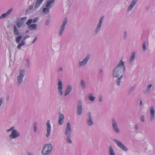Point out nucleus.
<instances>
[{
    "label": "nucleus",
    "mask_w": 155,
    "mask_h": 155,
    "mask_svg": "<svg viewBox=\"0 0 155 155\" xmlns=\"http://www.w3.org/2000/svg\"><path fill=\"white\" fill-rule=\"evenodd\" d=\"M87 97L88 99L91 101H95L96 97L94 96V94L92 93H89L88 94Z\"/></svg>",
    "instance_id": "obj_20"
},
{
    "label": "nucleus",
    "mask_w": 155,
    "mask_h": 155,
    "mask_svg": "<svg viewBox=\"0 0 155 155\" xmlns=\"http://www.w3.org/2000/svg\"><path fill=\"white\" fill-rule=\"evenodd\" d=\"M22 46L24 45L25 44V43L24 41H22L21 43H20Z\"/></svg>",
    "instance_id": "obj_41"
},
{
    "label": "nucleus",
    "mask_w": 155,
    "mask_h": 155,
    "mask_svg": "<svg viewBox=\"0 0 155 155\" xmlns=\"http://www.w3.org/2000/svg\"><path fill=\"white\" fill-rule=\"evenodd\" d=\"M48 8H45L43 9V12L45 13H47L49 12V10Z\"/></svg>",
    "instance_id": "obj_35"
},
{
    "label": "nucleus",
    "mask_w": 155,
    "mask_h": 155,
    "mask_svg": "<svg viewBox=\"0 0 155 155\" xmlns=\"http://www.w3.org/2000/svg\"><path fill=\"white\" fill-rule=\"evenodd\" d=\"M52 149V146L51 144H46L43 147L42 151V153L43 155H48L50 153Z\"/></svg>",
    "instance_id": "obj_2"
},
{
    "label": "nucleus",
    "mask_w": 155,
    "mask_h": 155,
    "mask_svg": "<svg viewBox=\"0 0 155 155\" xmlns=\"http://www.w3.org/2000/svg\"><path fill=\"white\" fill-rule=\"evenodd\" d=\"M100 72H101V73L102 72V70L101 69L100 70Z\"/></svg>",
    "instance_id": "obj_52"
},
{
    "label": "nucleus",
    "mask_w": 155,
    "mask_h": 155,
    "mask_svg": "<svg viewBox=\"0 0 155 155\" xmlns=\"http://www.w3.org/2000/svg\"><path fill=\"white\" fill-rule=\"evenodd\" d=\"M82 102L81 101H78V115H80L82 113Z\"/></svg>",
    "instance_id": "obj_16"
},
{
    "label": "nucleus",
    "mask_w": 155,
    "mask_h": 155,
    "mask_svg": "<svg viewBox=\"0 0 155 155\" xmlns=\"http://www.w3.org/2000/svg\"><path fill=\"white\" fill-rule=\"evenodd\" d=\"M37 39V37H36L35 38V39H34V40L33 41H32V43H34L35 41V40H36Z\"/></svg>",
    "instance_id": "obj_47"
},
{
    "label": "nucleus",
    "mask_w": 155,
    "mask_h": 155,
    "mask_svg": "<svg viewBox=\"0 0 155 155\" xmlns=\"http://www.w3.org/2000/svg\"><path fill=\"white\" fill-rule=\"evenodd\" d=\"M71 88L70 86H69L67 87L65 92V96H66L71 91Z\"/></svg>",
    "instance_id": "obj_26"
},
{
    "label": "nucleus",
    "mask_w": 155,
    "mask_h": 155,
    "mask_svg": "<svg viewBox=\"0 0 155 155\" xmlns=\"http://www.w3.org/2000/svg\"><path fill=\"white\" fill-rule=\"evenodd\" d=\"M87 117L86 119V122L87 125L89 126H92L94 124L92 120L91 114L88 112L87 114Z\"/></svg>",
    "instance_id": "obj_8"
},
{
    "label": "nucleus",
    "mask_w": 155,
    "mask_h": 155,
    "mask_svg": "<svg viewBox=\"0 0 155 155\" xmlns=\"http://www.w3.org/2000/svg\"><path fill=\"white\" fill-rule=\"evenodd\" d=\"M135 88V86H132V87H130L128 90V95L130 94L133 92V91L134 90Z\"/></svg>",
    "instance_id": "obj_28"
},
{
    "label": "nucleus",
    "mask_w": 155,
    "mask_h": 155,
    "mask_svg": "<svg viewBox=\"0 0 155 155\" xmlns=\"http://www.w3.org/2000/svg\"><path fill=\"white\" fill-rule=\"evenodd\" d=\"M12 11V8H11L8 10L5 13L3 14L1 16H0V18H4L9 15Z\"/></svg>",
    "instance_id": "obj_21"
},
{
    "label": "nucleus",
    "mask_w": 155,
    "mask_h": 155,
    "mask_svg": "<svg viewBox=\"0 0 155 155\" xmlns=\"http://www.w3.org/2000/svg\"><path fill=\"white\" fill-rule=\"evenodd\" d=\"M134 128L137 130H138V128L137 127V125H135V127H134Z\"/></svg>",
    "instance_id": "obj_46"
},
{
    "label": "nucleus",
    "mask_w": 155,
    "mask_h": 155,
    "mask_svg": "<svg viewBox=\"0 0 155 155\" xmlns=\"http://www.w3.org/2000/svg\"><path fill=\"white\" fill-rule=\"evenodd\" d=\"M60 71H61V70H62V68H60Z\"/></svg>",
    "instance_id": "obj_51"
},
{
    "label": "nucleus",
    "mask_w": 155,
    "mask_h": 155,
    "mask_svg": "<svg viewBox=\"0 0 155 155\" xmlns=\"http://www.w3.org/2000/svg\"><path fill=\"white\" fill-rule=\"evenodd\" d=\"M14 31L15 35H18L19 34V31L17 29L15 25H14Z\"/></svg>",
    "instance_id": "obj_29"
},
{
    "label": "nucleus",
    "mask_w": 155,
    "mask_h": 155,
    "mask_svg": "<svg viewBox=\"0 0 155 155\" xmlns=\"http://www.w3.org/2000/svg\"><path fill=\"white\" fill-rule=\"evenodd\" d=\"M2 99L1 98H0V107L1 106L2 104Z\"/></svg>",
    "instance_id": "obj_43"
},
{
    "label": "nucleus",
    "mask_w": 155,
    "mask_h": 155,
    "mask_svg": "<svg viewBox=\"0 0 155 155\" xmlns=\"http://www.w3.org/2000/svg\"><path fill=\"white\" fill-rule=\"evenodd\" d=\"M64 119V117L63 114H60L59 116V119L58 124L60 125H62L63 123V121Z\"/></svg>",
    "instance_id": "obj_23"
},
{
    "label": "nucleus",
    "mask_w": 155,
    "mask_h": 155,
    "mask_svg": "<svg viewBox=\"0 0 155 155\" xmlns=\"http://www.w3.org/2000/svg\"><path fill=\"white\" fill-rule=\"evenodd\" d=\"M50 121L48 120L47 123V133L46 136L48 137L50 135L51 130V126L50 124Z\"/></svg>",
    "instance_id": "obj_11"
},
{
    "label": "nucleus",
    "mask_w": 155,
    "mask_h": 155,
    "mask_svg": "<svg viewBox=\"0 0 155 155\" xmlns=\"http://www.w3.org/2000/svg\"><path fill=\"white\" fill-rule=\"evenodd\" d=\"M22 38V36H19L17 37L16 38V41L17 43H18Z\"/></svg>",
    "instance_id": "obj_32"
},
{
    "label": "nucleus",
    "mask_w": 155,
    "mask_h": 155,
    "mask_svg": "<svg viewBox=\"0 0 155 155\" xmlns=\"http://www.w3.org/2000/svg\"><path fill=\"white\" fill-rule=\"evenodd\" d=\"M26 61H27V62H28V60H26Z\"/></svg>",
    "instance_id": "obj_53"
},
{
    "label": "nucleus",
    "mask_w": 155,
    "mask_h": 155,
    "mask_svg": "<svg viewBox=\"0 0 155 155\" xmlns=\"http://www.w3.org/2000/svg\"><path fill=\"white\" fill-rule=\"evenodd\" d=\"M43 0H37L35 4V8H38L41 4Z\"/></svg>",
    "instance_id": "obj_27"
},
{
    "label": "nucleus",
    "mask_w": 155,
    "mask_h": 155,
    "mask_svg": "<svg viewBox=\"0 0 155 155\" xmlns=\"http://www.w3.org/2000/svg\"><path fill=\"white\" fill-rule=\"evenodd\" d=\"M155 117V111L153 107H152L150 108V120L153 121Z\"/></svg>",
    "instance_id": "obj_17"
},
{
    "label": "nucleus",
    "mask_w": 155,
    "mask_h": 155,
    "mask_svg": "<svg viewBox=\"0 0 155 155\" xmlns=\"http://www.w3.org/2000/svg\"><path fill=\"white\" fill-rule=\"evenodd\" d=\"M11 130V129H8L7 130V131L8 132H9V131H10V130Z\"/></svg>",
    "instance_id": "obj_48"
},
{
    "label": "nucleus",
    "mask_w": 155,
    "mask_h": 155,
    "mask_svg": "<svg viewBox=\"0 0 155 155\" xmlns=\"http://www.w3.org/2000/svg\"><path fill=\"white\" fill-rule=\"evenodd\" d=\"M58 90L60 94V95H62L63 93L62 91V82L59 79L58 80Z\"/></svg>",
    "instance_id": "obj_18"
},
{
    "label": "nucleus",
    "mask_w": 155,
    "mask_h": 155,
    "mask_svg": "<svg viewBox=\"0 0 155 155\" xmlns=\"http://www.w3.org/2000/svg\"><path fill=\"white\" fill-rule=\"evenodd\" d=\"M29 28L31 29H35L37 28V25L35 24H32L30 26Z\"/></svg>",
    "instance_id": "obj_30"
},
{
    "label": "nucleus",
    "mask_w": 155,
    "mask_h": 155,
    "mask_svg": "<svg viewBox=\"0 0 155 155\" xmlns=\"http://www.w3.org/2000/svg\"><path fill=\"white\" fill-rule=\"evenodd\" d=\"M28 155H33L32 153H28Z\"/></svg>",
    "instance_id": "obj_49"
},
{
    "label": "nucleus",
    "mask_w": 155,
    "mask_h": 155,
    "mask_svg": "<svg viewBox=\"0 0 155 155\" xmlns=\"http://www.w3.org/2000/svg\"><path fill=\"white\" fill-rule=\"evenodd\" d=\"M71 132V125L69 122L67 123V127L66 128L65 131V134L66 136H68V137L66 139V141L68 143H71L72 141L71 140L70 137V134Z\"/></svg>",
    "instance_id": "obj_3"
},
{
    "label": "nucleus",
    "mask_w": 155,
    "mask_h": 155,
    "mask_svg": "<svg viewBox=\"0 0 155 155\" xmlns=\"http://www.w3.org/2000/svg\"><path fill=\"white\" fill-rule=\"evenodd\" d=\"M112 127L116 133H120V130L118 127V124L116 119L114 118L112 119Z\"/></svg>",
    "instance_id": "obj_5"
},
{
    "label": "nucleus",
    "mask_w": 155,
    "mask_h": 155,
    "mask_svg": "<svg viewBox=\"0 0 155 155\" xmlns=\"http://www.w3.org/2000/svg\"><path fill=\"white\" fill-rule=\"evenodd\" d=\"M91 57V55L90 54H87L86 57L83 59L82 61L79 62V67H81L85 66Z\"/></svg>",
    "instance_id": "obj_4"
},
{
    "label": "nucleus",
    "mask_w": 155,
    "mask_h": 155,
    "mask_svg": "<svg viewBox=\"0 0 155 155\" xmlns=\"http://www.w3.org/2000/svg\"><path fill=\"white\" fill-rule=\"evenodd\" d=\"M114 141L120 149L126 151L128 150V148L121 142L115 139H114Z\"/></svg>",
    "instance_id": "obj_7"
},
{
    "label": "nucleus",
    "mask_w": 155,
    "mask_h": 155,
    "mask_svg": "<svg viewBox=\"0 0 155 155\" xmlns=\"http://www.w3.org/2000/svg\"><path fill=\"white\" fill-rule=\"evenodd\" d=\"M146 42L145 41H144L143 43V50L145 51L146 50Z\"/></svg>",
    "instance_id": "obj_34"
},
{
    "label": "nucleus",
    "mask_w": 155,
    "mask_h": 155,
    "mask_svg": "<svg viewBox=\"0 0 155 155\" xmlns=\"http://www.w3.org/2000/svg\"><path fill=\"white\" fill-rule=\"evenodd\" d=\"M20 134L15 130H13L12 131V134L10 136L11 138H14L18 137Z\"/></svg>",
    "instance_id": "obj_13"
},
{
    "label": "nucleus",
    "mask_w": 155,
    "mask_h": 155,
    "mask_svg": "<svg viewBox=\"0 0 155 155\" xmlns=\"http://www.w3.org/2000/svg\"><path fill=\"white\" fill-rule=\"evenodd\" d=\"M125 70L124 62L120 60L113 71V77L114 78L118 77L124 72Z\"/></svg>",
    "instance_id": "obj_1"
},
{
    "label": "nucleus",
    "mask_w": 155,
    "mask_h": 155,
    "mask_svg": "<svg viewBox=\"0 0 155 155\" xmlns=\"http://www.w3.org/2000/svg\"><path fill=\"white\" fill-rule=\"evenodd\" d=\"M139 105L140 106H142V101L141 100L140 101V103H139Z\"/></svg>",
    "instance_id": "obj_45"
},
{
    "label": "nucleus",
    "mask_w": 155,
    "mask_h": 155,
    "mask_svg": "<svg viewBox=\"0 0 155 155\" xmlns=\"http://www.w3.org/2000/svg\"><path fill=\"white\" fill-rule=\"evenodd\" d=\"M109 155H115L113 148L111 146L109 147Z\"/></svg>",
    "instance_id": "obj_22"
},
{
    "label": "nucleus",
    "mask_w": 155,
    "mask_h": 155,
    "mask_svg": "<svg viewBox=\"0 0 155 155\" xmlns=\"http://www.w3.org/2000/svg\"><path fill=\"white\" fill-rule=\"evenodd\" d=\"M30 36L29 35H26L25 36L24 38V39H25L26 38L29 37Z\"/></svg>",
    "instance_id": "obj_44"
},
{
    "label": "nucleus",
    "mask_w": 155,
    "mask_h": 155,
    "mask_svg": "<svg viewBox=\"0 0 155 155\" xmlns=\"http://www.w3.org/2000/svg\"><path fill=\"white\" fill-rule=\"evenodd\" d=\"M123 74H123L120 77L118 78L116 80V83L117 84L118 86H120V81L123 78Z\"/></svg>",
    "instance_id": "obj_25"
},
{
    "label": "nucleus",
    "mask_w": 155,
    "mask_h": 155,
    "mask_svg": "<svg viewBox=\"0 0 155 155\" xmlns=\"http://www.w3.org/2000/svg\"><path fill=\"white\" fill-rule=\"evenodd\" d=\"M21 46H22V45L19 44L18 45L17 47H18V48L20 49V48H21Z\"/></svg>",
    "instance_id": "obj_42"
},
{
    "label": "nucleus",
    "mask_w": 155,
    "mask_h": 155,
    "mask_svg": "<svg viewBox=\"0 0 155 155\" xmlns=\"http://www.w3.org/2000/svg\"><path fill=\"white\" fill-rule=\"evenodd\" d=\"M30 8V6H29V8Z\"/></svg>",
    "instance_id": "obj_54"
},
{
    "label": "nucleus",
    "mask_w": 155,
    "mask_h": 155,
    "mask_svg": "<svg viewBox=\"0 0 155 155\" xmlns=\"http://www.w3.org/2000/svg\"><path fill=\"white\" fill-rule=\"evenodd\" d=\"M127 32L126 31H125L123 33V38L125 40L127 39Z\"/></svg>",
    "instance_id": "obj_33"
},
{
    "label": "nucleus",
    "mask_w": 155,
    "mask_h": 155,
    "mask_svg": "<svg viewBox=\"0 0 155 155\" xmlns=\"http://www.w3.org/2000/svg\"><path fill=\"white\" fill-rule=\"evenodd\" d=\"M152 85L151 84H150L148 85L146 89V91L147 92H150V90L151 89V87H152Z\"/></svg>",
    "instance_id": "obj_31"
},
{
    "label": "nucleus",
    "mask_w": 155,
    "mask_h": 155,
    "mask_svg": "<svg viewBox=\"0 0 155 155\" xmlns=\"http://www.w3.org/2000/svg\"><path fill=\"white\" fill-rule=\"evenodd\" d=\"M38 17H36L34 18V19L33 20V22H35L36 21H38Z\"/></svg>",
    "instance_id": "obj_40"
},
{
    "label": "nucleus",
    "mask_w": 155,
    "mask_h": 155,
    "mask_svg": "<svg viewBox=\"0 0 155 155\" xmlns=\"http://www.w3.org/2000/svg\"><path fill=\"white\" fill-rule=\"evenodd\" d=\"M140 119L142 122H144L145 121V117L144 115H142L140 116Z\"/></svg>",
    "instance_id": "obj_37"
},
{
    "label": "nucleus",
    "mask_w": 155,
    "mask_h": 155,
    "mask_svg": "<svg viewBox=\"0 0 155 155\" xmlns=\"http://www.w3.org/2000/svg\"><path fill=\"white\" fill-rule=\"evenodd\" d=\"M99 102H101L103 101V96L102 95H100L98 97Z\"/></svg>",
    "instance_id": "obj_36"
},
{
    "label": "nucleus",
    "mask_w": 155,
    "mask_h": 155,
    "mask_svg": "<svg viewBox=\"0 0 155 155\" xmlns=\"http://www.w3.org/2000/svg\"><path fill=\"white\" fill-rule=\"evenodd\" d=\"M36 125H37V124L36 123H35V125H34V130L35 132L37 130V127Z\"/></svg>",
    "instance_id": "obj_39"
},
{
    "label": "nucleus",
    "mask_w": 155,
    "mask_h": 155,
    "mask_svg": "<svg viewBox=\"0 0 155 155\" xmlns=\"http://www.w3.org/2000/svg\"><path fill=\"white\" fill-rule=\"evenodd\" d=\"M67 21L68 20L67 18H65L64 20L63 23L61 25V26L60 29V30L59 33V35H61L63 33V31L64 29L65 26L66 25L67 22Z\"/></svg>",
    "instance_id": "obj_14"
},
{
    "label": "nucleus",
    "mask_w": 155,
    "mask_h": 155,
    "mask_svg": "<svg viewBox=\"0 0 155 155\" xmlns=\"http://www.w3.org/2000/svg\"><path fill=\"white\" fill-rule=\"evenodd\" d=\"M27 17H25L18 18L17 20V26L18 27H20L23 23L26 21Z\"/></svg>",
    "instance_id": "obj_9"
},
{
    "label": "nucleus",
    "mask_w": 155,
    "mask_h": 155,
    "mask_svg": "<svg viewBox=\"0 0 155 155\" xmlns=\"http://www.w3.org/2000/svg\"><path fill=\"white\" fill-rule=\"evenodd\" d=\"M32 22H33V20L30 19L26 23V24L28 25H29Z\"/></svg>",
    "instance_id": "obj_38"
},
{
    "label": "nucleus",
    "mask_w": 155,
    "mask_h": 155,
    "mask_svg": "<svg viewBox=\"0 0 155 155\" xmlns=\"http://www.w3.org/2000/svg\"><path fill=\"white\" fill-rule=\"evenodd\" d=\"M135 59V52H133L131 54V55L129 58L128 61V63L129 64H132Z\"/></svg>",
    "instance_id": "obj_15"
},
{
    "label": "nucleus",
    "mask_w": 155,
    "mask_h": 155,
    "mask_svg": "<svg viewBox=\"0 0 155 155\" xmlns=\"http://www.w3.org/2000/svg\"><path fill=\"white\" fill-rule=\"evenodd\" d=\"M54 2V0H48L46 5V8H51L53 5Z\"/></svg>",
    "instance_id": "obj_19"
},
{
    "label": "nucleus",
    "mask_w": 155,
    "mask_h": 155,
    "mask_svg": "<svg viewBox=\"0 0 155 155\" xmlns=\"http://www.w3.org/2000/svg\"><path fill=\"white\" fill-rule=\"evenodd\" d=\"M138 0H132L130 5L127 8V10L128 11H130L135 5L137 4Z\"/></svg>",
    "instance_id": "obj_12"
},
{
    "label": "nucleus",
    "mask_w": 155,
    "mask_h": 155,
    "mask_svg": "<svg viewBox=\"0 0 155 155\" xmlns=\"http://www.w3.org/2000/svg\"><path fill=\"white\" fill-rule=\"evenodd\" d=\"M104 18V16H102L100 18L97 26L94 30V33L95 34H97L100 31L101 27Z\"/></svg>",
    "instance_id": "obj_6"
},
{
    "label": "nucleus",
    "mask_w": 155,
    "mask_h": 155,
    "mask_svg": "<svg viewBox=\"0 0 155 155\" xmlns=\"http://www.w3.org/2000/svg\"><path fill=\"white\" fill-rule=\"evenodd\" d=\"M25 71L23 70H21L20 72L19 75L17 77L18 82L20 84L22 82V78L24 76Z\"/></svg>",
    "instance_id": "obj_10"
},
{
    "label": "nucleus",
    "mask_w": 155,
    "mask_h": 155,
    "mask_svg": "<svg viewBox=\"0 0 155 155\" xmlns=\"http://www.w3.org/2000/svg\"><path fill=\"white\" fill-rule=\"evenodd\" d=\"M80 85L83 89H85L86 87V84L83 79H81L80 83Z\"/></svg>",
    "instance_id": "obj_24"
},
{
    "label": "nucleus",
    "mask_w": 155,
    "mask_h": 155,
    "mask_svg": "<svg viewBox=\"0 0 155 155\" xmlns=\"http://www.w3.org/2000/svg\"><path fill=\"white\" fill-rule=\"evenodd\" d=\"M49 22L48 21H47L46 22V25H48L49 23Z\"/></svg>",
    "instance_id": "obj_50"
}]
</instances>
